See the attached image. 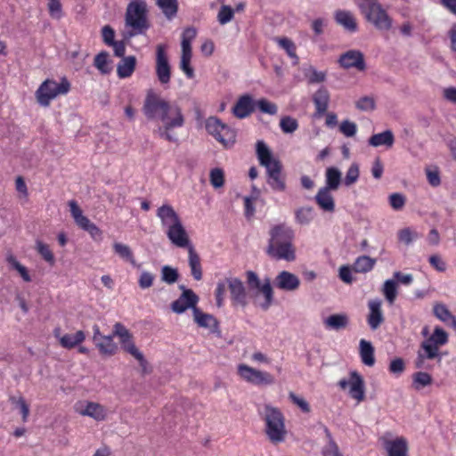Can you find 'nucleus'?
Segmentation results:
<instances>
[{
	"mask_svg": "<svg viewBox=\"0 0 456 456\" xmlns=\"http://www.w3.org/2000/svg\"><path fill=\"white\" fill-rule=\"evenodd\" d=\"M142 112L148 119H159L162 122L163 125L155 130L159 137L171 142L177 141L171 131L183 126L184 122L181 109L177 105L171 104L153 90H149L143 102Z\"/></svg>",
	"mask_w": 456,
	"mask_h": 456,
	"instance_id": "obj_1",
	"label": "nucleus"
},
{
	"mask_svg": "<svg viewBox=\"0 0 456 456\" xmlns=\"http://www.w3.org/2000/svg\"><path fill=\"white\" fill-rule=\"evenodd\" d=\"M256 148L258 161L266 169L268 184L274 191H284L286 183L281 173L282 165L281 161L273 158L272 151L263 141H258Z\"/></svg>",
	"mask_w": 456,
	"mask_h": 456,
	"instance_id": "obj_2",
	"label": "nucleus"
},
{
	"mask_svg": "<svg viewBox=\"0 0 456 456\" xmlns=\"http://www.w3.org/2000/svg\"><path fill=\"white\" fill-rule=\"evenodd\" d=\"M245 275L247 287L254 304L264 311L268 310L273 303V290L270 279L265 278L261 281L253 271H247Z\"/></svg>",
	"mask_w": 456,
	"mask_h": 456,
	"instance_id": "obj_3",
	"label": "nucleus"
},
{
	"mask_svg": "<svg viewBox=\"0 0 456 456\" xmlns=\"http://www.w3.org/2000/svg\"><path fill=\"white\" fill-rule=\"evenodd\" d=\"M264 419L265 421V433L273 444H279L285 440L287 430L282 412L276 407L265 404L264 408Z\"/></svg>",
	"mask_w": 456,
	"mask_h": 456,
	"instance_id": "obj_4",
	"label": "nucleus"
},
{
	"mask_svg": "<svg viewBox=\"0 0 456 456\" xmlns=\"http://www.w3.org/2000/svg\"><path fill=\"white\" fill-rule=\"evenodd\" d=\"M149 8L145 0H131L126 11V25L131 28H149Z\"/></svg>",
	"mask_w": 456,
	"mask_h": 456,
	"instance_id": "obj_5",
	"label": "nucleus"
},
{
	"mask_svg": "<svg viewBox=\"0 0 456 456\" xmlns=\"http://www.w3.org/2000/svg\"><path fill=\"white\" fill-rule=\"evenodd\" d=\"M69 88L70 84L66 78H62L61 83L46 79L37 90L36 97L41 106L47 107L53 99L58 95L67 94Z\"/></svg>",
	"mask_w": 456,
	"mask_h": 456,
	"instance_id": "obj_6",
	"label": "nucleus"
},
{
	"mask_svg": "<svg viewBox=\"0 0 456 456\" xmlns=\"http://www.w3.org/2000/svg\"><path fill=\"white\" fill-rule=\"evenodd\" d=\"M359 7L366 19L379 28H389L391 20L376 0H362Z\"/></svg>",
	"mask_w": 456,
	"mask_h": 456,
	"instance_id": "obj_7",
	"label": "nucleus"
},
{
	"mask_svg": "<svg viewBox=\"0 0 456 456\" xmlns=\"http://www.w3.org/2000/svg\"><path fill=\"white\" fill-rule=\"evenodd\" d=\"M238 374L243 380L255 386H270L275 382V379L271 373L256 370L246 364L238 365Z\"/></svg>",
	"mask_w": 456,
	"mask_h": 456,
	"instance_id": "obj_8",
	"label": "nucleus"
},
{
	"mask_svg": "<svg viewBox=\"0 0 456 456\" xmlns=\"http://www.w3.org/2000/svg\"><path fill=\"white\" fill-rule=\"evenodd\" d=\"M156 76L161 85L170 82L171 67L163 45H158L156 49Z\"/></svg>",
	"mask_w": 456,
	"mask_h": 456,
	"instance_id": "obj_9",
	"label": "nucleus"
},
{
	"mask_svg": "<svg viewBox=\"0 0 456 456\" xmlns=\"http://www.w3.org/2000/svg\"><path fill=\"white\" fill-rule=\"evenodd\" d=\"M69 206L70 208L71 216L74 218L77 225H78L81 229L88 232L94 239L101 237V230L86 216L83 215L81 208L75 200L69 201Z\"/></svg>",
	"mask_w": 456,
	"mask_h": 456,
	"instance_id": "obj_10",
	"label": "nucleus"
},
{
	"mask_svg": "<svg viewBox=\"0 0 456 456\" xmlns=\"http://www.w3.org/2000/svg\"><path fill=\"white\" fill-rule=\"evenodd\" d=\"M266 253L276 260L291 262L296 259V250L292 242L268 244Z\"/></svg>",
	"mask_w": 456,
	"mask_h": 456,
	"instance_id": "obj_11",
	"label": "nucleus"
},
{
	"mask_svg": "<svg viewBox=\"0 0 456 456\" xmlns=\"http://www.w3.org/2000/svg\"><path fill=\"white\" fill-rule=\"evenodd\" d=\"M199 297L191 289H184L181 296L171 304V309L175 314H183L187 309L197 308Z\"/></svg>",
	"mask_w": 456,
	"mask_h": 456,
	"instance_id": "obj_12",
	"label": "nucleus"
},
{
	"mask_svg": "<svg viewBox=\"0 0 456 456\" xmlns=\"http://www.w3.org/2000/svg\"><path fill=\"white\" fill-rule=\"evenodd\" d=\"M167 236L171 243L177 248H187L188 250L190 247H193L182 222L169 227L167 230Z\"/></svg>",
	"mask_w": 456,
	"mask_h": 456,
	"instance_id": "obj_13",
	"label": "nucleus"
},
{
	"mask_svg": "<svg viewBox=\"0 0 456 456\" xmlns=\"http://www.w3.org/2000/svg\"><path fill=\"white\" fill-rule=\"evenodd\" d=\"M77 411L82 416H88L96 421H102L107 418L106 408L94 402H82L77 406Z\"/></svg>",
	"mask_w": 456,
	"mask_h": 456,
	"instance_id": "obj_14",
	"label": "nucleus"
},
{
	"mask_svg": "<svg viewBox=\"0 0 456 456\" xmlns=\"http://www.w3.org/2000/svg\"><path fill=\"white\" fill-rule=\"evenodd\" d=\"M339 64L344 69L355 68L358 70H364L366 68L363 54L357 50H349L340 55Z\"/></svg>",
	"mask_w": 456,
	"mask_h": 456,
	"instance_id": "obj_15",
	"label": "nucleus"
},
{
	"mask_svg": "<svg viewBox=\"0 0 456 456\" xmlns=\"http://www.w3.org/2000/svg\"><path fill=\"white\" fill-rule=\"evenodd\" d=\"M53 335L60 345L66 349H72L86 339V334L83 330H77L75 334H62L60 327L53 330Z\"/></svg>",
	"mask_w": 456,
	"mask_h": 456,
	"instance_id": "obj_16",
	"label": "nucleus"
},
{
	"mask_svg": "<svg viewBox=\"0 0 456 456\" xmlns=\"http://www.w3.org/2000/svg\"><path fill=\"white\" fill-rule=\"evenodd\" d=\"M270 239L268 244L293 242L294 232L285 224L273 226L269 232Z\"/></svg>",
	"mask_w": 456,
	"mask_h": 456,
	"instance_id": "obj_17",
	"label": "nucleus"
},
{
	"mask_svg": "<svg viewBox=\"0 0 456 456\" xmlns=\"http://www.w3.org/2000/svg\"><path fill=\"white\" fill-rule=\"evenodd\" d=\"M225 283L227 284L232 299L238 305L245 306L247 304L246 288L241 280L238 278H226Z\"/></svg>",
	"mask_w": 456,
	"mask_h": 456,
	"instance_id": "obj_18",
	"label": "nucleus"
},
{
	"mask_svg": "<svg viewBox=\"0 0 456 456\" xmlns=\"http://www.w3.org/2000/svg\"><path fill=\"white\" fill-rule=\"evenodd\" d=\"M256 102L249 94L241 95L232 108L233 115L238 118H244L255 110Z\"/></svg>",
	"mask_w": 456,
	"mask_h": 456,
	"instance_id": "obj_19",
	"label": "nucleus"
},
{
	"mask_svg": "<svg viewBox=\"0 0 456 456\" xmlns=\"http://www.w3.org/2000/svg\"><path fill=\"white\" fill-rule=\"evenodd\" d=\"M193 319L200 327L209 328L212 333L216 334L217 337H221L218 322L213 315L205 314L197 307L194 308Z\"/></svg>",
	"mask_w": 456,
	"mask_h": 456,
	"instance_id": "obj_20",
	"label": "nucleus"
},
{
	"mask_svg": "<svg viewBox=\"0 0 456 456\" xmlns=\"http://www.w3.org/2000/svg\"><path fill=\"white\" fill-rule=\"evenodd\" d=\"M300 281L295 274L288 272H281L275 278V286L282 290L294 291L298 289Z\"/></svg>",
	"mask_w": 456,
	"mask_h": 456,
	"instance_id": "obj_21",
	"label": "nucleus"
},
{
	"mask_svg": "<svg viewBox=\"0 0 456 456\" xmlns=\"http://www.w3.org/2000/svg\"><path fill=\"white\" fill-rule=\"evenodd\" d=\"M157 216L161 220L162 226L166 227L167 230L182 222L177 213L170 205H163L159 208Z\"/></svg>",
	"mask_w": 456,
	"mask_h": 456,
	"instance_id": "obj_22",
	"label": "nucleus"
},
{
	"mask_svg": "<svg viewBox=\"0 0 456 456\" xmlns=\"http://www.w3.org/2000/svg\"><path fill=\"white\" fill-rule=\"evenodd\" d=\"M384 446L388 456H408V443L403 436L393 440H386Z\"/></svg>",
	"mask_w": 456,
	"mask_h": 456,
	"instance_id": "obj_23",
	"label": "nucleus"
},
{
	"mask_svg": "<svg viewBox=\"0 0 456 456\" xmlns=\"http://www.w3.org/2000/svg\"><path fill=\"white\" fill-rule=\"evenodd\" d=\"M349 394L352 398L362 402L364 400V380L357 371L350 373Z\"/></svg>",
	"mask_w": 456,
	"mask_h": 456,
	"instance_id": "obj_24",
	"label": "nucleus"
},
{
	"mask_svg": "<svg viewBox=\"0 0 456 456\" xmlns=\"http://www.w3.org/2000/svg\"><path fill=\"white\" fill-rule=\"evenodd\" d=\"M370 314L368 315V323L371 330H377L384 322L383 314L381 311L380 300H370L368 304Z\"/></svg>",
	"mask_w": 456,
	"mask_h": 456,
	"instance_id": "obj_25",
	"label": "nucleus"
},
{
	"mask_svg": "<svg viewBox=\"0 0 456 456\" xmlns=\"http://www.w3.org/2000/svg\"><path fill=\"white\" fill-rule=\"evenodd\" d=\"M113 337H118L122 348L131 354V346L136 347L132 340V335L130 331L120 322H117L113 329Z\"/></svg>",
	"mask_w": 456,
	"mask_h": 456,
	"instance_id": "obj_26",
	"label": "nucleus"
},
{
	"mask_svg": "<svg viewBox=\"0 0 456 456\" xmlns=\"http://www.w3.org/2000/svg\"><path fill=\"white\" fill-rule=\"evenodd\" d=\"M349 323V316L344 313L331 314L323 321L327 329L337 331L346 329Z\"/></svg>",
	"mask_w": 456,
	"mask_h": 456,
	"instance_id": "obj_27",
	"label": "nucleus"
},
{
	"mask_svg": "<svg viewBox=\"0 0 456 456\" xmlns=\"http://www.w3.org/2000/svg\"><path fill=\"white\" fill-rule=\"evenodd\" d=\"M330 191L331 190L321 188L314 199L317 205L323 211L332 213L335 210V201Z\"/></svg>",
	"mask_w": 456,
	"mask_h": 456,
	"instance_id": "obj_28",
	"label": "nucleus"
},
{
	"mask_svg": "<svg viewBox=\"0 0 456 456\" xmlns=\"http://www.w3.org/2000/svg\"><path fill=\"white\" fill-rule=\"evenodd\" d=\"M155 4L167 20H172L177 16V0H155Z\"/></svg>",
	"mask_w": 456,
	"mask_h": 456,
	"instance_id": "obj_29",
	"label": "nucleus"
},
{
	"mask_svg": "<svg viewBox=\"0 0 456 456\" xmlns=\"http://www.w3.org/2000/svg\"><path fill=\"white\" fill-rule=\"evenodd\" d=\"M188 256H189V266L191 268V273L192 277L196 281H200L202 279V268L200 264V257L196 252L194 247H190L188 249Z\"/></svg>",
	"mask_w": 456,
	"mask_h": 456,
	"instance_id": "obj_30",
	"label": "nucleus"
},
{
	"mask_svg": "<svg viewBox=\"0 0 456 456\" xmlns=\"http://www.w3.org/2000/svg\"><path fill=\"white\" fill-rule=\"evenodd\" d=\"M313 101L315 105L316 110L319 114H323L327 111L330 94L325 87L319 88L313 96Z\"/></svg>",
	"mask_w": 456,
	"mask_h": 456,
	"instance_id": "obj_31",
	"label": "nucleus"
},
{
	"mask_svg": "<svg viewBox=\"0 0 456 456\" xmlns=\"http://www.w3.org/2000/svg\"><path fill=\"white\" fill-rule=\"evenodd\" d=\"M136 58L134 56L123 57L118 64L117 72L120 78L129 77L134 71Z\"/></svg>",
	"mask_w": 456,
	"mask_h": 456,
	"instance_id": "obj_32",
	"label": "nucleus"
},
{
	"mask_svg": "<svg viewBox=\"0 0 456 456\" xmlns=\"http://www.w3.org/2000/svg\"><path fill=\"white\" fill-rule=\"evenodd\" d=\"M359 346L362 362L367 366H373L375 363V357L374 347L371 343L365 339H361Z\"/></svg>",
	"mask_w": 456,
	"mask_h": 456,
	"instance_id": "obj_33",
	"label": "nucleus"
},
{
	"mask_svg": "<svg viewBox=\"0 0 456 456\" xmlns=\"http://www.w3.org/2000/svg\"><path fill=\"white\" fill-rule=\"evenodd\" d=\"M341 172L338 168L330 167L326 169V185L323 187L328 190L337 191L341 182Z\"/></svg>",
	"mask_w": 456,
	"mask_h": 456,
	"instance_id": "obj_34",
	"label": "nucleus"
},
{
	"mask_svg": "<svg viewBox=\"0 0 456 456\" xmlns=\"http://www.w3.org/2000/svg\"><path fill=\"white\" fill-rule=\"evenodd\" d=\"M369 143L373 147L380 145L391 147L394 143V134L390 130H386L382 133L373 134L369 139Z\"/></svg>",
	"mask_w": 456,
	"mask_h": 456,
	"instance_id": "obj_35",
	"label": "nucleus"
},
{
	"mask_svg": "<svg viewBox=\"0 0 456 456\" xmlns=\"http://www.w3.org/2000/svg\"><path fill=\"white\" fill-rule=\"evenodd\" d=\"M335 20L339 26L345 28H355L357 24L353 13L346 10H338L335 12Z\"/></svg>",
	"mask_w": 456,
	"mask_h": 456,
	"instance_id": "obj_36",
	"label": "nucleus"
},
{
	"mask_svg": "<svg viewBox=\"0 0 456 456\" xmlns=\"http://www.w3.org/2000/svg\"><path fill=\"white\" fill-rule=\"evenodd\" d=\"M376 259L368 256H361L356 258L353 265V269L356 273H368L373 269Z\"/></svg>",
	"mask_w": 456,
	"mask_h": 456,
	"instance_id": "obj_37",
	"label": "nucleus"
},
{
	"mask_svg": "<svg viewBox=\"0 0 456 456\" xmlns=\"http://www.w3.org/2000/svg\"><path fill=\"white\" fill-rule=\"evenodd\" d=\"M324 433L327 438V444L322 449L323 456H342L343 454L340 452L338 445L333 439L330 430L325 428Z\"/></svg>",
	"mask_w": 456,
	"mask_h": 456,
	"instance_id": "obj_38",
	"label": "nucleus"
},
{
	"mask_svg": "<svg viewBox=\"0 0 456 456\" xmlns=\"http://www.w3.org/2000/svg\"><path fill=\"white\" fill-rule=\"evenodd\" d=\"M95 345L102 354L112 355L117 350V346L113 342V336L101 337V339Z\"/></svg>",
	"mask_w": 456,
	"mask_h": 456,
	"instance_id": "obj_39",
	"label": "nucleus"
},
{
	"mask_svg": "<svg viewBox=\"0 0 456 456\" xmlns=\"http://www.w3.org/2000/svg\"><path fill=\"white\" fill-rule=\"evenodd\" d=\"M215 138L220 142L224 147H229L235 142V132L228 127L225 124L223 125V128L220 129Z\"/></svg>",
	"mask_w": 456,
	"mask_h": 456,
	"instance_id": "obj_40",
	"label": "nucleus"
},
{
	"mask_svg": "<svg viewBox=\"0 0 456 456\" xmlns=\"http://www.w3.org/2000/svg\"><path fill=\"white\" fill-rule=\"evenodd\" d=\"M296 220L300 224H308L314 216V210L312 207H302L295 212Z\"/></svg>",
	"mask_w": 456,
	"mask_h": 456,
	"instance_id": "obj_41",
	"label": "nucleus"
},
{
	"mask_svg": "<svg viewBox=\"0 0 456 456\" xmlns=\"http://www.w3.org/2000/svg\"><path fill=\"white\" fill-rule=\"evenodd\" d=\"M196 37V30H185L182 35V54L192 56L191 41Z\"/></svg>",
	"mask_w": 456,
	"mask_h": 456,
	"instance_id": "obj_42",
	"label": "nucleus"
},
{
	"mask_svg": "<svg viewBox=\"0 0 456 456\" xmlns=\"http://www.w3.org/2000/svg\"><path fill=\"white\" fill-rule=\"evenodd\" d=\"M113 249L115 253L118 254L121 258L128 261L132 265L135 264L133 252L127 245L122 244L120 242H115L113 244Z\"/></svg>",
	"mask_w": 456,
	"mask_h": 456,
	"instance_id": "obj_43",
	"label": "nucleus"
},
{
	"mask_svg": "<svg viewBox=\"0 0 456 456\" xmlns=\"http://www.w3.org/2000/svg\"><path fill=\"white\" fill-rule=\"evenodd\" d=\"M382 291L386 299L392 305L397 297L396 282L394 280L386 281Z\"/></svg>",
	"mask_w": 456,
	"mask_h": 456,
	"instance_id": "obj_44",
	"label": "nucleus"
},
{
	"mask_svg": "<svg viewBox=\"0 0 456 456\" xmlns=\"http://www.w3.org/2000/svg\"><path fill=\"white\" fill-rule=\"evenodd\" d=\"M179 273L177 269L169 265L161 268V280L167 284H173L178 281Z\"/></svg>",
	"mask_w": 456,
	"mask_h": 456,
	"instance_id": "obj_45",
	"label": "nucleus"
},
{
	"mask_svg": "<svg viewBox=\"0 0 456 456\" xmlns=\"http://www.w3.org/2000/svg\"><path fill=\"white\" fill-rule=\"evenodd\" d=\"M413 385L416 389H419L432 383V377L427 372L419 371L413 374Z\"/></svg>",
	"mask_w": 456,
	"mask_h": 456,
	"instance_id": "obj_46",
	"label": "nucleus"
},
{
	"mask_svg": "<svg viewBox=\"0 0 456 456\" xmlns=\"http://www.w3.org/2000/svg\"><path fill=\"white\" fill-rule=\"evenodd\" d=\"M209 180L212 186L216 189L221 188L224 183V174L221 168L216 167L210 171Z\"/></svg>",
	"mask_w": 456,
	"mask_h": 456,
	"instance_id": "obj_47",
	"label": "nucleus"
},
{
	"mask_svg": "<svg viewBox=\"0 0 456 456\" xmlns=\"http://www.w3.org/2000/svg\"><path fill=\"white\" fill-rule=\"evenodd\" d=\"M439 346L427 339L421 343V351L427 359H434L438 355Z\"/></svg>",
	"mask_w": 456,
	"mask_h": 456,
	"instance_id": "obj_48",
	"label": "nucleus"
},
{
	"mask_svg": "<svg viewBox=\"0 0 456 456\" xmlns=\"http://www.w3.org/2000/svg\"><path fill=\"white\" fill-rule=\"evenodd\" d=\"M359 175H360V170H359L358 164L353 163L349 167V168L346 172V177L344 180L345 185L351 186L352 184L356 183L359 178Z\"/></svg>",
	"mask_w": 456,
	"mask_h": 456,
	"instance_id": "obj_49",
	"label": "nucleus"
},
{
	"mask_svg": "<svg viewBox=\"0 0 456 456\" xmlns=\"http://www.w3.org/2000/svg\"><path fill=\"white\" fill-rule=\"evenodd\" d=\"M131 355L134 356L140 363L142 373L143 375L149 374L151 372V368L149 365L148 362L144 359L143 354L139 351L137 347L131 346Z\"/></svg>",
	"mask_w": 456,
	"mask_h": 456,
	"instance_id": "obj_50",
	"label": "nucleus"
},
{
	"mask_svg": "<svg viewBox=\"0 0 456 456\" xmlns=\"http://www.w3.org/2000/svg\"><path fill=\"white\" fill-rule=\"evenodd\" d=\"M280 126L284 133L291 134L297 129L298 123L297 119L289 116H286L281 119Z\"/></svg>",
	"mask_w": 456,
	"mask_h": 456,
	"instance_id": "obj_51",
	"label": "nucleus"
},
{
	"mask_svg": "<svg viewBox=\"0 0 456 456\" xmlns=\"http://www.w3.org/2000/svg\"><path fill=\"white\" fill-rule=\"evenodd\" d=\"M7 262L20 274L25 281L28 282L31 281L26 267L20 265L12 255L7 256Z\"/></svg>",
	"mask_w": 456,
	"mask_h": 456,
	"instance_id": "obj_52",
	"label": "nucleus"
},
{
	"mask_svg": "<svg viewBox=\"0 0 456 456\" xmlns=\"http://www.w3.org/2000/svg\"><path fill=\"white\" fill-rule=\"evenodd\" d=\"M256 106L259 109V110L263 113H267L270 115H274L277 113V106L275 103L271 102L270 101L262 98L256 102Z\"/></svg>",
	"mask_w": 456,
	"mask_h": 456,
	"instance_id": "obj_53",
	"label": "nucleus"
},
{
	"mask_svg": "<svg viewBox=\"0 0 456 456\" xmlns=\"http://www.w3.org/2000/svg\"><path fill=\"white\" fill-rule=\"evenodd\" d=\"M428 340L440 346L447 343L448 334L443 329L436 327Z\"/></svg>",
	"mask_w": 456,
	"mask_h": 456,
	"instance_id": "obj_54",
	"label": "nucleus"
},
{
	"mask_svg": "<svg viewBox=\"0 0 456 456\" xmlns=\"http://www.w3.org/2000/svg\"><path fill=\"white\" fill-rule=\"evenodd\" d=\"M276 41L278 42L279 45L287 52L290 58L297 60L296 46L290 39L287 37H280L277 38Z\"/></svg>",
	"mask_w": 456,
	"mask_h": 456,
	"instance_id": "obj_55",
	"label": "nucleus"
},
{
	"mask_svg": "<svg viewBox=\"0 0 456 456\" xmlns=\"http://www.w3.org/2000/svg\"><path fill=\"white\" fill-rule=\"evenodd\" d=\"M108 53L106 52H102L97 54L94 58V66L102 73L107 74L110 72V69L108 67Z\"/></svg>",
	"mask_w": 456,
	"mask_h": 456,
	"instance_id": "obj_56",
	"label": "nucleus"
},
{
	"mask_svg": "<svg viewBox=\"0 0 456 456\" xmlns=\"http://www.w3.org/2000/svg\"><path fill=\"white\" fill-rule=\"evenodd\" d=\"M37 249L38 253L42 256V257L50 265L54 264V256L51 249L49 248V246L43 243L40 240L37 241Z\"/></svg>",
	"mask_w": 456,
	"mask_h": 456,
	"instance_id": "obj_57",
	"label": "nucleus"
},
{
	"mask_svg": "<svg viewBox=\"0 0 456 456\" xmlns=\"http://www.w3.org/2000/svg\"><path fill=\"white\" fill-rule=\"evenodd\" d=\"M224 123L220 121L217 118L211 117L208 118L206 122V129L207 131L212 134L214 137H216L218 133L220 132V129L223 128Z\"/></svg>",
	"mask_w": 456,
	"mask_h": 456,
	"instance_id": "obj_58",
	"label": "nucleus"
},
{
	"mask_svg": "<svg viewBox=\"0 0 456 456\" xmlns=\"http://www.w3.org/2000/svg\"><path fill=\"white\" fill-rule=\"evenodd\" d=\"M355 106L362 111L373 110L376 106L375 100L371 96H363L355 102Z\"/></svg>",
	"mask_w": 456,
	"mask_h": 456,
	"instance_id": "obj_59",
	"label": "nucleus"
},
{
	"mask_svg": "<svg viewBox=\"0 0 456 456\" xmlns=\"http://www.w3.org/2000/svg\"><path fill=\"white\" fill-rule=\"evenodd\" d=\"M433 311L436 317L444 322H448L449 319L453 315L449 311V309L444 305L442 304H436L434 306Z\"/></svg>",
	"mask_w": 456,
	"mask_h": 456,
	"instance_id": "obj_60",
	"label": "nucleus"
},
{
	"mask_svg": "<svg viewBox=\"0 0 456 456\" xmlns=\"http://www.w3.org/2000/svg\"><path fill=\"white\" fill-rule=\"evenodd\" d=\"M191 56L181 55L180 69L186 74L187 77H194V69L191 67Z\"/></svg>",
	"mask_w": 456,
	"mask_h": 456,
	"instance_id": "obj_61",
	"label": "nucleus"
},
{
	"mask_svg": "<svg viewBox=\"0 0 456 456\" xmlns=\"http://www.w3.org/2000/svg\"><path fill=\"white\" fill-rule=\"evenodd\" d=\"M289 397L291 402L297 405L304 412L307 413L310 411L309 403L303 397L297 395L293 392L289 394Z\"/></svg>",
	"mask_w": 456,
	"mask_h": 456,
	"instance_id": "obj_62",
	"label": "nucleus"
},
{
	"mask_svg": "<svg viewBox=\"0 0 456 456\" xmlns=\"http://www.w3.org/2000/svg\"><path fill=\"white\" fill-rule=\"evenodd\" d=\"M340 132L347 137H352L356 133V125L349 120H345L340 124Z\"/></svg>",
	"mask_w": 456,
	"mask_h": 456,
	"instance_id": "obj_63",
	"label": "nucleus"
},
{
	"mask_svg": "<svg viewBox=\"0 0 456 456\" xmlns=\"http://www.w3.org/2000/svg\"><path fill=\"white\" fill-rule=\"evenodd\" d=\"M389 203L394 209L399 210L404 206L405 198L401 193H393L389 196Z\"/></svg>",
	"mask_w": 456,
	"mask_h": 456,
	"instance_id": "obj_64",
	"label": "nucleus"
}]
</instances>
